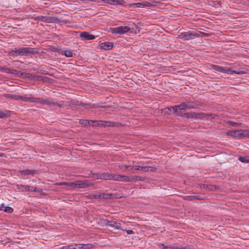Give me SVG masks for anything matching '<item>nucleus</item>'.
<instances>
[{
	"label": "nucleus",
	"instance_id": "obj_1",
	"mask_svg": "<svg viewBox=\"0 0 249 249\" xmlns=\"http://www.w3.org/2000/svg\"><path fill=\"white\" fill-rule=\"evenodd\" d=\"M204 35H205V33L201 32L189 31L182 33L178 36V38L183 40H188L198 37H202Z\"/></svg>",
	"mask_w": 249,
	"mask_h": 249
},
{
	"label": "nucleus",
	"instance_id": "obj_2",
	"mask_svg": "<svg viewBox=\"0 0 249 249\" xmlns=\"http://www.w3.org/2000/svg\"><path fill=\"white\" fill-rule=\"evenodd\" d=\"M33 51L32 49L28 47H20L18 49L12 50L9 52L8 54L13 56L18 55H25L29 53H32Z\"/></svg>",
	"mask_w": 249,
	"mask_h": 249
},
{
	"label": "nucleus",
	"instance_id": "obj_3",
	"mask_svg": "<svg viewBox=\"0 0 249 249\" xmlns=\"http://www.w3.org/2000/svg\"><path fill=\"white\" fill-rule=\"evenodd\" d=\"M227 134L238 138L249 137V133L248 130L241 129L229 131L227 133Z\"/></svg>",
	"mask_w": 249,
	"mask_h": 249
},
{
	"label": "nucleus",
	"instance_id": "obj_4",
	"mask_svg": "<svg viewBox=\"0 0 249 249\" xmlns=\"http://www.w3.org/2000/svg\"><path fill=\"white\" fill-rule=\"evenodd\" d=\"M37 101L36 103L42 104H46L49 106L58 107H63V102L58 103L53 99L46 100L37 98Z\"/></svg>",
	"mask_w": 249,
	"mask_h": 249
},
{
	"label": "nucleus",
	"instance_id": "obj_5",
	"mask_svg": "<svg viewBox=\"0 0 249 249\" xmlns=\"http://www.w3.org/2000/svg\"><path fill=\"white\" fill-rule=\"evenodd\" d=\"M16 189L20 191H27V192H34L40 193L41 192V189H39L36 187H34L30 186L29 185H24L22 184H16Z\"/></svg>",
	"mask_w": 249,
	"mask_h": 249
},
{
	"label": "nucleus",
	"instance_id": "obj_6",
	"mask_svg": "<svg viewBox=\"0 0 249 249\" xmlns=\"http://www.w3.org/2000/svg\"><path fill=\"white\" fill-rule=\"evenodd\" d=\"M130 29L128 26H119L110 28V31L113 34L122 35L129 32Z\"/></svg>",
	"mask_w": 249,
	"mask_h": 249
},
{
	"label": "nucleus",
	"instance_id": "obj_7",
	"mask_svg": "<svg viewBox=\"0 0 249 249\" xmlns=\"http://www.w3.org/2000/svg\"><path fill=\"white\" fill-rule=\"evenodd\" d=\"M221 72L232 75L233 74H242L246 73L245 70L233 71L230 68L226 67H222Z\"/></svg>",
	"mask_w": 249,
	"mask_h": 249
},
{
	"label": "nucleus",
	"instance_id": "obj_8",
	"mask_svg": "<svg viewBox=\"0 0 249 249\" xmlns=\"http://www.w3.org/2000/svg\"><path fill=\"white\" fill-rule=\"evenodd\" d=\"M102 226L110 227L117 230H124L122 229L120 223L116 221H110L107 219L103 220Z\"/></svg>",
	"mask_w": 249,
	"mask_h": 249
},
{
	"label": "nucleus",
	"instance_id": "obj_9",
	"mask_svg": "<svg viewBox=\"0 0 249 249\" xmlns=\"http://www.w3.org/2000/svg\"><path fill=\"white\" fill-rule=\"evenodd\" d=\"M90 125L92 126H110L112 125V123L110 122L104 121H90L89 122Z\"/></svg>",
	"mask_w": 249,
	"mask_h": 249
},
{
	"label": "nucleus",
	"instance_id": "obj_10",
	"mask_svg": "<svg viewBox=\"0 0 249 249\" xmlns=\"http://www.w3.org/2000/svg\"><path fill=\"white\" fill-rule=\"evenodd\" d=\"M97 178L98 179L105 180H112L115 181V175L111 174L109 173L104 172L97 175Z\"/></svg>",
	"mask_w": 249,
	"mask_h": 249
},
{
	"label": "nucleus",
	"instance_id": "obj_11",
	"mask_svg": "<svg viewBox=\"0 0 249 249\" xmlns=\"http://www.w3.org/2000/svg\"><path fill=\"white\" fill-rule=\"evenodd\" d=\"M41 21L46 23H57L59 21V19L54 17H48L41 16Z\"/></svg>",
	"mask_w": 249,
	"mask_h": 249
},
{
	"label": "nucleus",
	"instance_id": "obj_12",
	"mask_svg": "<svg viewBox=\"0 0 249 249\" xmlns=\"http://www.w3.org/2000/svg\"><path fill=\"white\" fill-rule=\"evenodd\" d=\"M19 100L25 102H31V103H36L37 101V98L34 97L32 95L27 96V95L20 96L19 97Z\"/></svg>",
	"mask_w": 249,
	"mask_h": 249
},
{
	"label": "nucleus",
	"instance_id": "obj_13",
	"mask_svg": "<svg viewBox=\"0 0 249 249\" xmlns=\"http://www.w3.org/2000/svg\"><path fill=\"white\" fill-rule=\"evenodd\" d=\"M38 173L37 170L25 169L23 170H20L18 172V176H26L28 175H34Z\"/></svg>",
	"mask_w": 249,
	"mask_h": 249
},
{
	"label": "nucleus",
	"instance_id": "obj_14",
	"mask_svg": "<svg viewBox=\"0 0 249 249\" xmlns=\"http://www.w3.org/2000/svg\"><path fill=\"white\" fill-rule=\"evenodd\" d=\"M70 186H75L78 188H83L88 186L87 181H76L75 182L71 183Z\"/></svg>",
	"mask_w": 249,
	"mask_h": 249
},
{
	"label": "nucleus",
	"instance_id": "obj_15",
	"mask_svg": "<svg viewBox=\"0 0 249 249\" xmlns=\"http://www.w3.org/2000/svg\"><path fill=\"white\" fill-rule=\"evenodd\" d=\"M115 181H121L124 182H131L130 177L124 175H115Z\"/></svg>",
	"mask_w": 249,
	"mask_h": 249
},
{
	"label": "nucleus",
	"instance_id": "obj_16",
	"mask_svg": "<svg viewBox=\"0 0 249 249\" xmlns=\"http://www.w3.org/2000/svg\"><path fill=\"white\" fill-rule=\"evenodd\" d=\"M80 37L87 40H92L95 38L94 35L90 34L86 32L81 33L80 34Z\"/></svg>",
	"mask_w": 249,
	"mask_h": 249
},
{
	"label": "nucleus",
	"instance_id": "obj_17",
	"mask_svg": "<svg viewBox=\"0 0 249 249\" xmlns=\"http://www.w3.org/2000/svg\"><path fill=\"white\" fill-rule=\"evenodd\" d=\"M200 188L201 189H205L208 191H213L216 190L218 187L215 185L210 184H200Z\"/></svg>",
	"mask_w": 249,
	"mask_h": 249
},
{
	"label": "nucleus",
	"instance_id": "obj_18",
	"mask_svg": "<svg viewBox=\"0 0 249 249\" xmlns=\"http://www.w3.org/2000/svg\"><path fill=\"white\" fill-rule=\"evenodd\" d=\"M0 70L2 71H4L6 73H11L15 75H18L19 73H20L19 71L12 69H9L7 68H1Z\"/></svg>",
	"mask_w": 249,
	"mask_h": 249
},
{
	"label": "nucleus",
	"instance_id": "obj_19",
	"mask_svg": "<svg viewBox=\"0 0 249 249\" xmlns=\"http://www.w3.org/2000/svg\"><path fill=\"white\" fill-rule=\"evenodd\" d=\"M184 103L186 109L195 108L198 106V104L193 102H187Z\"/></svg>",
	"mask_w": 249,
	"mask_h": 249
},
{
	"label": "nucleus",
	"instance_id": "obj_20",
	"mask_svg": "<svg viewBox=\"0 0 249 249\" xmlns=\"http://www.w3.org/2000/svg\"><path fill=\"white\" fill-rule=\"evenodd\" d=\"M113 46V44L111 42H104L100 44V47L101 49L108 50L111 49Z\"/></svg>",
	"mask_w": 249,
	"mask_h": 249
},
{
	"label": "nucleus",
	"instance_id": "obj_21",
	"mask_svg": "<svg viewBox=\"0 0 249 249\" xmlns=\"http://www.w3.org/2000/svg\"><path fill=\"white\" fill-rule=\"evenodd\" d=\"M168 110L171 111L173 110L174 113H175L178 116H183V114L179 111L178 108V106H175L173 107H167Z\"/></svg>",
	"mask_w": 249,
	"mask_h": 249
},
{
	"label": "nucleus",
	"instance_id": "obj_22",
	"mask_svg": "<svg viewBox=\"0 0 249 249\" xmlns=\"http://www.w3.org/2000/svg\"><path fill=\"white\" fill-rule=\"evenodd\" d=\"M60 53L66 56V57H71L72 56L73 53L72 51L70 50H61L60 52Z\"/></svg>",
	"mask_w": 249,
	"mask_h": 249
},
{
	"label": "nucleus",
	"instance_id": "obj_23",
	"mask_svg": "<svg viewBox=\"0 0 249 249\" xmlns=\"http://www.w3.org/2000/svg\"><path fill=\"white\" fill-rule=\"evenodd\" d=\"M70 104L72 105L75 106H84V105L83 104V103L82 102H81L79 101H77V100H75L71 101ZM85 105L90 106V104H85Z\"/></svg>",
	"mask_w": 249,
	"mask_h": 249
},
{
	"label": "nucleus",
	"instance_id": "obj_24",
	"mask_svg": "<svg viewBox=\"0 0 249 249\" xmlns=\"http://www.w3.org/2000/svg\"><path fill=\"white\" fill-rule=\"evenodd\" d=\"M208 116H209L208 114H205L203 112H200V113H196L195 112V119H202L205 117H207Z\"/></svg>",
	"mask_w": 249,
	"mask_h": 249
},
{
	"label": "nucleus",
	"instance_id": "obj_25",
	"mask_svg": "<svg viewBox=\"0 0 249 249\" xmlns=\"http://www.w3.org/2000/svg\"><path fill=\"white\" fill-rule=\"evenodd\" d=\"M10 111L8 110H3L0 111V118H7L10 116Z\"/></svg>",
	"mask_w": 249,
	"mask_h": 249
},
{
	"label": "nucleus",
	"instance_id": "obj_26",
	"mask_svg": "<svg viewBox=\"0 0 249 249\" xmlns=\"http://www.w3.org/2000/svg\"><path fill=\"white\" fill-rule=\"evenodd\" d=\"M133 168L136 170H141L143 171H148V167L147 166H141L138 165H136L133 166Z\"/></svg>",
	"mask_w": 249,
	"mask_h": 249
},
{
	"label": "nucleus",
	"instance_id": "obj_27",
	"mask_svg": "<svg viewBox=\"0 0 249 249\" xmlns=\"http://www.w3.org/2000/svg\"><path fill=\"white\" fill-rule=\"evenodd\" d=\"M238 159L243 163H249V156H239Z\"/></svg>",
	"mask_w": 249,
	"mask_h": 249
},
{
	"label": "nucleus",
	"instance_id": "obj_28",
	"mask_svg": "<svg viewBox=\"0 0 249 249\" xmlns=\"http://www.w3.org/2000/svg\"><path fill=\"white\" fill-rule=\"evenodd\" d=\"M131 182V181H143L144 180V178L142 177H140L137 176L130 177Z\"/></svg>",
	"mask_w": 249,
	"mask_h": 249
},
{
	"label": "nucleus",
	"instance_id": "obj_29",
	"mask_svg": "<svg viewBox=\"0 0 249 249\" xmlns=\"http://www.w3.org/2000/svg\"><path fill=\"white\" fill-rule=\"evenodd\" d=\"M169 248L171 249H188L187 247H182L177 244H173L169 246Z\"/></svg>",
	"mask_w": 249,
	"mask_h": 249
},
{
	"label": "nucleus",
	"instance_id": "obj_30",
	"mask_svg": "<svg viewBox=\"0 0 249 249\" xmlns=\"http://www.w3.org/2000/svg\"><path fill=\"white\" fill-rule=\"evenodd\" d=\"M5 97L15 100H19V95L16 94H7Z\"/></svg>",
	"mask_w": 249,
	"mask_h": 249
},
{
	"label": "nucleus",
	"instance_id": "obj_31",
	"mask_svg": "<svg viewBox=\"0 0 249 249\" xmlns=\"http://www.w3.org/2000/svg\"><path fill=\"white\" fill-rule=\"evenodd\" d=\"M183 116L187 118H195V112L185 113L183 114Z\"/></svg>",
	"mask_w": 249,
	"mask_h": 249
},
{
	"label": "nucleus",
	"instance_id": "obj_32",
	"mask_svg": "<svg viewBox=\"0 0 249 249\" xmlns=\"http://www.w3.org/2000/svg\"><path fill=\"white\" fill-rule=\"evenodd\" d=\"M211 68L212 69L214 70V71L221 72V69H222L221 66L212 64V65H211Z\"/></svg>",
	"mask_w": 249,
	"mask_h": 249
},
{
	"label": "nucleus",
	"instance_id": "obj_33",
	"mask_svg": "<svg viewBox=\"0 0 249 249\" xmlns=\"http://www.w3.org/2000/svg\"><path fill=\"white\" fill-rule=\"evenodd\" d=\"M106 1L111 4H120L121 1L119 0H106Z\"/></svg>",
	"mask_w": 249,
	"mask_h": 249
},
{
	"label": "nucleus",
	"instance_id": "obj_34",
	"mask_svg": "<svg viewBox=\"0 0 249 249\" xmlns=\"http://www.w3.org/2000/svg\"><path fill=\"white\" fill-rule=\"evenodd\" d=\"M83 249H92L94 247V245L92 244H82Z\"/></svg>",
	"mask_w": 249,
	"mask_h": 249
},
{
	"label": "nucleus",
	"instance_id": "obj_35",
	"mask_svg": "<svg viewBox=\"0 0 249 249\" xmlns=\"http://www.w3.org/2000/svg\"><path fill=\"white\" fill-rule=\"evenodd\" d=\"M130 7H142V2L134 3L130 4Z\"/></svg>",
	"mask_w": 249,
	"mask_h": 249
},
{
	"label": "nucleus",
	"instance_id": "obj_36",
	"mask_svg": "<svg viewBox=\"0 0 249 249\" xmlns=\"http://www.w3.org/2000/svg\"><path fill=\"white\" fill-rule=\"evenodd\" d=\"M185 199L188 200H198V197L196 196H191L185 197Z\"/></svg>",
	"mask_w": 249,
	"mask_h": 249
},
{
	"label": "nucleus",
	"instance_id": "obj_37",
	"mask_svg": "<svg viewBox=\"0 0 249 249\" xmlns=\"http://www.w3.org/2000/svg\"><path fill=\"white\" fill-rule=\"evenodd\" d=\"M177 106H178V109L180 111L186 110V107H185V103H184V102H183L181 104H180L179 105H177Z\"/></svg>",
	"mask_w": 249,
	"mask_h": 249
},
{
	"label": "nucleus",
	"instance_id": "obj_38",
	"mask_svg": "<svg viewBox=\"0 0 249 249\" xmlns=\"http://www.w3.org/2000/svg\"><path fill=\"white\" fill-rule=\"evenodd\" d=\"M3 210L4 212L8 213H11L13 212V208L9 206L5 207L4 209Z\"/></svg>",
	"mask_w": 249,
	"mask_h": 249
},
{
	"label": "nucleus",
	"instance_id": "obj_39",
	"mask_svg": "<svg viewBox=\"0 0 249 249\" xmlns=\"http://www.w3.org/2000/svg\"><path fill=\"white\" fill-rule=\"evenodd\" d=\"M60 249H74L73 244L62 247Z\"/></svg>",
	"mask_w": 249,
	"mask_h": 249
},
{
	"label": "nucleus",
	"instance_id": "obj_40",
	"mask_svg": "<svg viewBox=\"0 0 249 249\" xmlns=\"http://www.w3.org/2000/svg\"><path fill=\"white\" fill-rule=\"evenodd\" d=\"M133 165H126V164H121L119 166V167L122 168L123 167H125V169H127L128 168H130L131 169L133 168Z\"/></svg>",
	"mask_w": 249,
	"mask_h": 249
},
{
	"label": "nucleus",
	"instance_id": "obj_41",
	"mask_svg": "<svg viewBox=\"0 0 249 249\" xmlns=\"http://www.w3.org/2000/svg\"><path fill=\"white\" fill-rule=\"evenodd\" d=\"M74 249H83L82 244H73Z\"/></svg>",
	"mask_w": 249,
	"mask_h": 249
},
{
	"label": "nucleus",
	"instance_id": "obj_42",
	"mask_svg": "<svg viewBox=\"0 0 249 249\" xmlns=\"http://www.w3.org/2000/svg\"><path fill=\"white\" fill-rule=\"evenodd\" d=\"M159 247L160 249H167L169 248V246H165L163 244H159Z\"/></svg>",
	"mask_w": 249,
	"mask_h": 249
},
{
	"label": "nucleus",
	"instance_id": "obj_43",
	"mask_svg": "<svg viewBox=\"0 0 249 249\" xmlns=\"http://www.w3.org/2000/svg\"><path fill=\"white\" fill-rule=\"evenodd\" d=\"M90 198L94 199H98L101 198V196L97 195H91Z\"/></svg>",
	"mask_w": 249,
	"mask_h": 249
},
{
	"label": "nucleus",
	"instance_id": "obj_44",
	"mask_svg": "<svg viewBox=\"0 0 249 249\" xmlns=\"http://www.w3.org/2000/svg\"><path fill=\"white\" fill-rule=\"evenodd\" d=\"M151 6V4L147 1H145L144 2H142V7H148Z\"/></svg>",
	"mask_w": 249,
	"mask_h": 249
},
{
	"label": "nucleus",
	"instance_id": "obj_45",
	"mask_svg": "<svg viewBox=\"0 0 249 249\" xmlns=\"http://www.w3.org/2000/svg\"><path fill=\"white\" fill-rule=\"evenodd\" d=\"M230 124L232 125V126H239L240 125V124L233 122H230Z\"/></svg>",
	"mask_w": 249,
	"mask_h": 249
},
{
	"label": "nucleus",
	"instance_id": "obj_46",
	"mask_svg": "<svg viewBox=\"0 0 249 249\" xmlns=\"http://www.w3.org/2000/svg\"><path fill=\"white\" fill-rule=\"evenodd\" d=\"M147 167H148V171H154L156 169L155 167L152 166H147Z\"/></svg>",
	"mask_w": 249,
	"mask_h": 249
},
{
	"label": "nucleus",
	"instance_id": "obj_47",
	"mask_svg": "<svg viewBox=\"0 0 249 249\" xmlns=\"http://www.w3.org/2000/svg\"><path fill=\"white\" fill-rule=\"evenodd\" d=\"M126 233H127L128 234H131L134 233V231H132V230H127V231H126Z\"/></svg>",
	"mask_w": 249,
	"mask_h": 249
},
{
	"label": "nucleus",
	"instance_id": "obj_48",
	"mask_svg": "<svg viewBox=\"0 0 249 249\" xmlns=\"http://www.w3.org/2000/svg\"><path fill=\"white\" fill-rule=\"evenodd\" d=\"M170 112L171 111H169V110H168L167 109V107L165 108L164 109V112L165 114H170Z\"/></svg>",
	"mask_w": 249,
	"mask_h": 249
},
{
	"label": "nucleus",
	"instance_id": "obj_49",
	"mask_svg": "<svg viewBox=\"0 0 249 249\" xmlns=\"http://www.w3.org/2000/svg\"><path fill=\"white\" fill-rule=\"evenodd\" d=\"M40 18H41V16H38L36 17L35 18V19L39 20L41 21V19Z\"/></svg>",
	"mask_w": 249,
	"mask_h": 249
},
{
	"label": "nucleus",
	"instance_id": "obj_50",
	"mask_svg": "<svg viewBox=\"0 0 249 249\" xmlns=\"http://www.w3.org/2000/svg\"><path fill=\"white\" fill-rule=\"evenodd\" d=\"M3 208H4L3 205V204H1L0 206V210H1H1H4Z\"/></svg>",
	"mask_w": 249,
	"mask_h": 249
},
{
	"label": "nucleus",
	"instance_id": "obj_51",
	"mask_svg": "<svg viewBox=\"0 0 249 249\" xmlns=\"http://www.w3.org/2000/svg\"><path fill=\"white\" fill-rule=\"evenodd\" d=\"M61 185H68V183L66 182H63L60 184Z\"/></svg>",
	"mask_w": 249,
	"mask_h": 249
}]
</instances>
